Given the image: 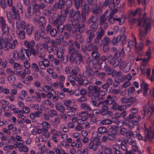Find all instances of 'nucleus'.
Instances as JSON below:
<instances>
[{"label": "nucleus", "mask_w": 154, "mask_h": 154, "mask_svg": "<svg viewBox=\"0 0 154 154\" xmlns=\"http://www.w3.org/2000/svg\"><path fill=\"white\" fill-rule=\"evenodd\" d=\"M54 150L57 154H62L64 151V150L62 149L61 146L59 145H57L56 147L54 148Z\"/></svg>", "instance_id": "c9c22d12"}, {"label": "nucleus", "mask_w": 154, "mask_h": 154, "mask_svg": "<svg viewBox=\"0 0 154 154\" xmlns=\"http://www.w3.org/2000/svg\"><path fill=\"white\" fill-rule=\"evenodd\" d=\"M75 2V7L76 9H79L80 6L81 7L82 5V2L85 1L83 0H73Z\"/></svg>", "instance_id": "09e8293b"}, {"label": "nucleus", "mask_w": 154, "mask_h": 154, "mask_svg": "<svg viewBox=\"0 0 154 154\" xmlns=\"http://www.w3.org/2000/svg\"><path fill=\"white\" fill-rule=\"evenodd\" d=\"M107 131V130L106 128L104 127H100L98 128L97 130V132L98 133L100 134H104Z\"/></svg>", "instance_id": "37998d69"}, {"label": "nucleus", "mask_w": 154, "mask_h": 154, "mask_svg": "<svg viewBox=\"0 0 154 154\" xmlns=\"http://www.w3.org/2000/svg\"><path fill=\"white\" fill-rule=\"evenodd\" d=\"M80 108L82 109H85L89 111L91 110V107L86 103H83L81 104Z\"/></svg>", "instance_id": "8fccbe9b"}, {"label": "nucleus", "mask_w": 154, "mask_h": 154, "mask_svg": "<svg viewBox=\"0 0 154 154\" xmlns=\"http://www.w3.org/2000/svg\"><path fill=\"white\" fill-rule=\"evenodd\" d=\"M140 86L141 87L142 89H143V90H145L146 91V89H148V85L144 81H142L140 84Z\"/></svg>", "instance_id": "052dcab7"}, {"label": "nucleus", "mask_w": 154, "mask_h": 154, "mask_svg": "<svg viewBox=\"0 0 154 154\" xmlns=\"http://www.w3.org/2000/svg\"><path fill=\"white\" fill-rule=\"evenodd\" d=\"M17 34L20 39H24L26 34L25 31L23 30H22L17 31Z\"/></svg>", "instance_id": "ea45409f"}, {"label": "nucleus", "mask_w": 154, "mask_h": 154, "mask_svg": "<svg viewBox=\"0 0 154 154\" xmlns=\"http://www.w3.org/2000/svg\"><path fill=\"white\" fill-rule=\"evenodd\" d=\"M94 72L91 67L88 66L86 67V70L84 72L83 75L86 77L91 76L93 75Z\"/></svg>", "instance_id": "4be33fe9"}, {"label": "nucleus", "mask_w": 154, "mask_h": 154, "mask_svg": "<svg viewBox=\"0 0 154 154\" xmlns=\"http://www.w3.org/2000/svg\"><path fill=\"white\" fill-rule=\"evenodd\" d=\"M89 94L90 96H92L94 94L98 93L100 91V88L97 86H94V87L92 86L88 87Z\"/></svg>", "instance_id": "ddd939ff"}, {"label": "nucleus", "mask_w": 154, "mask_h": 154, "mask_svg": "<svg viewBox=\"0 0 154 154\" xmlns=\"http://www.w3.org/2000/svg\"><path fill=\"white\" fill-rule=\"evenodd\" d=\"M101 147L103 150L105 154H112L111 150L108 147L103 145L101 146Z\"/></svg>", "instance_id": "a18cd8bd"}, {"label": "nucleus", "mask_w": 154, "mask_h": 154, "mask_svg": "<svg viewBox=\"0 0 154 154\" xmlns=\"http://www.w3.org/2000/svg\"><path fill=\"white\" fill-rule=\"evenodd\" d=\"M128 143L130 145H132V147L135 146L137 145V143L135 140H133L132 139H129L127 140Z\"/></svg>", "instance_id": "680f3d73"}, {"label": "nucleus", "mask_w": 154, "mask_h": 154, "mask_svg": "<svg viewBox=\"0 0 154 154\" xmlns=\"http://www.w3.org/2000/svg\"><path fill=\"white\" fill-rule=\"evenodd\" d=\"M41 29L39 31L38 33L41 37L43 39H44L46 36V34L44 32L45 28L43 26L41 27Z\"/></svg>", "instance_id": "49530a36"}, {"label": "nucleus", "mask_w": 154, "mask_h": 154, "mask_svg": "<svg viewBox=\"0 0 154 154\" xmlns=\"http://www.w3.org/2000/svg\"><path fill=\"white\" fill-rule=\"evenodd\" d=\"M38 90L40 92L43 91L45 93H48L50 91L54 92L53 88L52 87L47 85H45L42 89H38Z\"/></svg>", "instance_id": "aec40b11"}, {"label": "nucleus", "mask_w": 154, "mask_h": 154, "mask_svg": "<svg viewBox=\"0 0 154 154\" xmlns=\"http://www.w3.org/2000/svg\"><path fill=\"white\" fill-rule=\"evenodd\" d=\"M122 75V73L121 72H117L116 70L113 71L112 76L114 77H119Z\"/></svg>", "instance_id": "3c124183"}, {"label": "nucleus", "mask_w": 154, "mask_h": 154, "mask_svg": "<svg viewBox=\"0 0 154 154\" xmlns=\"http://www.w3.org/2000/svg\"><path fill=\"white\" fill-rule=\"evenodd\" d=\"M16 27L17 29L19 30L25 29L26 25L24 21L22 20L20 22L19 20H17L16 22Z\"/></svg>", "instance_id": "6ab92c4d"}, {"label": "nucleus", "mask_w": 154, "mask_h": 154, "mask_svg": "<svg viewBox=\"0 0 154 154\" xmlns=\"http://www.w3.org/2000/svg\"><path fill=\"white\" fill-rule=\"evenodd\" d=\"M38 57L41 58H43L45 57L44 52L42 49L41 48L39 49V50H38Z\"/></svg>", "instance_id": "864d4df0"}, {"label": "nucleus", "mask_w": 154, "mask_h": 154, "mask_svg": "<svg viewBox=\"0 0 154 154\" xmlns=\"http://www.w3.org/2000/svg\"><path fill=\"white\" fill-rule=\"evenodd\" d=\"M26 32L27 34L28 35H30L31 34L33 30V27L30 24H28L26 25Z\"/></svg>", "instance_id": "4c0bfd02"}, {"label": "nucleus", "mask_w": 154, "mask_h": 154, "mask_svg": "<svg viewBox=\"0 0 154 154\" xmlns=\"http://www.w3.org/2000/svg\"><path fill=\"white\" fill-rule=\"evenodd\" d=\"M119 42V36L114 37L112 41V43L115 45H117Z\"/></svg>", "instance_id": "69168bd1"}, {"label": "nucleus", "mask_w": 154, "mask_h": 154, "mask_svg": "<svg viewBox=\"0 0 154 154\" xmlns=\"http://www.w3.org/2000/svg\"><path fill=\"white\" fill-rule=\"evenodd\" d=\"M118 11V9L116 8L115 10H111V12L110 13V14H109V18L108 19V21L110 23H114L115 21H113V19L114 18L112 17V16L115 13H116Z\"/></svg>", "instance_id": "c756f323"}, {"label": "nucleus", "mask_w": 154, "mask_h": 154, "mask_svg": "<svg viewBox=\"0 0 154 154\" xmlns=\"http://www.w3.org/2000/svg\"><path fill=\"white\" fill-rule=\"evenodd\" d=\"M6 16L9 22L10 23L11 21V19L14 20L16 19L17 21L19 20L20 19V16L17 12L11 13L9 11L6 12Z\"/></svg>", "instance_id": "9d476101"}, {"label": "nucleus", "mask_w": 154, "mask_h": 154, "mask_svg": "<svg viewBox=\"0 0 154 154\" xmlns=\"http://www.w3.org/2000/svg\"><path fill=\"white\" fill-rule=\"evenodd\" d=\"M108 62L113 66V67H117L120 64L121 60L115 57L112 54H109L107 58Z\"/></svg>", "instance_id": "423d86ee"}, {"label": "nucleus", "mask_w": 154, "mask_h": 154, "mask_svg": "<svg viewBox=\"0 0 154 154\" xmlns=\"http://www.w3.org/2000/svg\"><path fill=\"white\" fill-rule=\"evenodd\" d=\"M137 99L134 97H131L128 98V104L127 107L131 106L132 104L136 101Z\"/></svg>", "instance_id": "5fc2aeb1"}, {"label": "nucleus", "mask_w": 154, "mask_h": 154, "mask_svg": "<svg viewBox=\"0 0 154 154\" xmlns=\"http://www.w3.org/2000/svg\"><path fill=\"white\" fill-rule=\"evenodd\" d=\"M73 100L68 99L67 100H65L64 101V105L66 106V109L68 110H73L74 111H78L77 106L76 104L73 105L72 106H70L72 103H74Z\"/></svg>", "instance_id": "6e6552de"}, {"label": "nucleus", "mask_w": 154, "mask_h": 154, "mask_svg": "<svg viewBox=\"0 0 154 154\" xmlns=\"http://www.w3.org/2000/svg\"><path fill=\"white\" fill-rule=\"evenodd\" d=\"M63 36L62 35H60L59 36L58 38L56 39L55 41L56 42V43L57 44V46L58 45H60L62 41H63Z\"/></svg>", "instance_id": "4d7b16f0"}, {"label": "nucleus", "mask_w": 154, "mask_h": 154, "mask_svg": "<svg viewBox=\"0 0 154 154\" xmlns=\"http://www.w3.org/2000/svg\"><path fill=\"white\" fill-rule=\"evenodd\" d=\"M7 99L10 102H14V101L15 98L14 95L13 94H10V95H8L6 96Z\"/></svg>", "instance_id": "774afa93"}, {"label": "nucleus", "mask_w": 154, "mask_h": 154, "mask_svg": "<svg viewBox=\"0 0 154 154\" xmlns=\"http://www.w3.org/2000/svg\"><path fill=\"white\" fill-rule=\"evenodd\" d=\"M95 49H93L92 53L91 56L93 59H98L100 57V54L97 52V46H95Z\"/></svg>", "instance_id": "cd10ccee"}, {"label": "nucleus", "mask_w": 154, "mask_h": 154, "mask_svg": "<svg viewBox=\"0 0 154 154\" xmlns=\"http://www.w3.org/2000/svg\"><path fill=\"white\" fill-rule=\"evenodd\" d=\"M147 131L145 136L144 141L149 139H152L153 137L154 136V132L153 131H151L150 130L146 129L145 130V132Z\"/></svg>", "instance_id": "b1692460"}, {"label": "nucleus", "mask_w": 154, "mask_h": 154, "mask_svg": "<svg viewBox=\"0 0 154 154\" xmlns=\"http://www.w3.org/2000/svg\"><path fill=\"white\" fill-rule=\"evenodd\" d=\"M38 152L44 154L46 152V147L45 146L43 145H42L40 143L37 145Z\"/></svg>", "instance_id": "2f4dec72"}, {"label": "nucleus", "mask_w": 154, "mask_h": 154, "mask_svg": "<svg viewBox=\"0 0 154 154\" xmlns=\"http://www.w3.org/2000/svg\"><path fill=\"white\" fill-rule=\"evenodd\" d=\"M125 52L124 51V48H122L121 49H119L115 53V56L116 57H123L124 56Z\"/></svg>", "instance_id": "473e14b6"}, {"label": "nucleus", "mask_w": 154, "mask_h": 154, "mask_svg": "<svg viewBox=\"0 0 154 154\" xmlns=\"http://www.w3.org/2000/svg\"><path fill=\"white\" fill-rule=\"evenodd\" d=\"M144 47V45L143 42L141 41L139 44L137 45V44L134 46V48L136 52H138L139 51H141L143 48Z\"/></svg>", "instance_id": "7c9ffc66"}, {"label": "nucleus", "mask_w": 154, "mask_h": 154, "mask_svg": "<svg viewBox=\"0 0 154 154\" xmlns=\"http://www.w3.org/2000/svg\"><path fill=\"white\" fill-rule=\"evenodd\" d=\"M34 13L37 16H39L40 14V12L39 10V6L37 4H35L32 9H31V7H28L25 15L28 18H30Z\"/></svg>", "instance_id": "39448f33"}, {"label": "nucleus", "mask_w": 154, "mask_h": 154, "mask_svg": "<svg viewBox=\"0 0 154 154\" xmlns=\"http://www.w3.org/2000/svg\"><path fill=\"white\" fill-rule=\"evenodd\" d=\"M42 134L46 138H48L51 135L50 132L48 131V129L43 127Z\"/></svg>", "instance_id": "a19ab883"}, {"label": "nucleus", "mask_w": 154, "mask_h": 154, "mask_svg": "<svg viewBox=\"0 0 154 154\" xmlns=\"http://www.w3.org/2000/svg\"><path fill=\"white\" fill-rule=\"evenodd\" d=\"M147 104L149 106V108L147 114H149V116L152 112H154V106H153L152 103H150V101L148 102Z\"/></svg>", "instance_id": "58836bf2"}, {"label": "nucleus", "mask_w": 154, "mask_h": 154, "mask_svg": "<svg viewBox=\"0 0 154 154\" xmlns=\"http://www.w3.org/2000/svg\"><path fill=\"white\" fill-rule=\"evenodd\" d=\"M7 79L9 83L12 84L15 81L16 78L14 75H8L7 77Z\"/></svg>", "instance_id": "c03bdc74"}, {"label": "nucleus", "mask_w": 154, "mask_h": 154, "mask_svg": "<svg viewBox=\"0 0 154 154\" xmlns=\"http://www.w3.org/2000/svg\"><path fill=\"white\" fill-rule=\"evenodd\" d=\"M0 25L2 30L5 32H6L7 25L4 18L2 17H0Z\"/></svg>", "instance_id": "5701e85b"}, {"label": "nucleus", "mask_w": 154, "mask_h": 154, "mask_svg": "<svg viewBox=\"0 0 154 154\" xmlns=\"http://www.w3.org/2000/svg\"><path fill=\"white\" fill-rule=\"evenodd\" d=\"M49 21L51 23L55 26L57 25L58 23L60 22L58 16L54 17L53 16L50 18Z\"/></svg>", "instance_id": "c85d7f7f"}, {"label": "nucleus", "mask_w": 154, "mask_h": 154, "mask_svg": "<svg viewBox=\"0 0 154 154\" xmlns=\"http://www.w3.org/2000/svg\"><path fill=\"white\" fill-rule=\"evenodd\" d=\"M13 67L14 69H15L19 70L22 69L23 66L21 64L15 62L14 63Z\"/></svg>", "instance_id": "bf43d9fd"}, {"label": "nucleus", "mask_w": 154, "mask_h": 154, "mask_svg": "<svg viewBox=\"0 0 154 154\" xmlns=\"http://www.w3.org/2000/svg\"><path fill=\"white\" fill-rule=\"evenodd\" d=\"M87 33L88 35V36L86 39V41L87 42L89 43L92 41L93 38H94L95 32L94 31L88 30Z\"/></svg>", "instance_id": "412c9836"}, {"label": "nucleus", "mask_w": 154, "mask_h": 154, "mask_svg": "<svg viewBox=\"0 0 154 154\" xmlns=\"http://www.w3.org/2000/svg\"><path fill=\"white\" fill-rule=\"evenodd\" d=\"M101 142L98 140H94L91 141L89 145V148L93 151H95L97 149L98 146L101 145Z\"/></svg>", "instance_id": "9b49d317"}, {"label": "nucleus", "mask_w": 154, "mask_h": 154, "mask_svg": "<svg viewBox=\"0 0 154 154\" xmlns=\"http://www.w3.org/2000/svg\"><path fill=\"white\" fill-rule=\"evenodd\" d=\"M16 74L17 75H20V76L23 79L25 77L26 74H27V73L24 72V70H23V72L21 71H16Z\"/></svg>", "instance_id": "603ef678"}, {"label": "nucleus", "mask_w": 154, "mask_h": 154, "mask_svg": "<svg viewBox=\"0 0 154 154\" xmlns=\"http://www.w3.org/2000/svg\"><path fill=\"white\" fill-rule=\"evenodd\" d=\"M93 12L94 14H101L102 13V10L100 8H96L93 9Z\"/></svg>", "instance_id": "0e129e2a"}, {"label": "nucleus", "mask_w": 154, "mask_h": 154, "mask_svg": "<svg viewBox=\"0 0 154 154\" xmlns=\"http://www.w3.org/2000/svg\"><path fill=\"white\" fill-rule=\"evenodd\" d=\"M139 36L140 40L143 42L147 35L146 30L151 27L150 20L148 18L139 20Z\"/></svg>", "instance_id": "f257e3e1"}, {"label": "nucleus", "mask_w": 154, "mask_h": 154, "mask_svg": "<svg viewBox=\"0 0 154 154\" xmlns=\"http://www.w3.org/2000/svg\"><path fill=\"white\" fill-rule=\"evenodd\" d=\"M80 14L79 11H75L73 9L71 10L69 15L68 20L72 22V24L75 26L79 23L80 19Z\"/></svg>", "instance_id": "7ed1b4c3"}, {"label": "nucleus", "mask_w": 154, "mask_h": 154, "mask_svg": "<svg viewBox=\"0 0 154 154\" xmlns=\"http://www.w3.org/2000/svg\"><path fill=\"white\" fill-rule=\"evenodd\" d=\"M23 111L22 112L23 113L25 114H28L30 111V109L28 106H23L22 108Z\"/></svg>", "instance_id": "338daca9"}, {"label": "nucleus", "mask_w": 154, "mask_h": 154, "mask_svg": "<svg viewBox=\"0 0 154 154\" xmlns=\"http://www.w3.org/2000/svg\"><path fill=\"white\" fill-rule=\"evenodd\" d=\"M131 66V62L122 61L120 63L119 68L120 69H122L124 72H127L129 71Z\"/></svg>", "instance_id": "1a4fd4ad"}, {"label": "nucleus", "mask_w": 154, "mask_h": 154, "mask_svg": "<svg viewBox=\"0 0 154 154\" xmlns=\"http://www.w3.org/2000/svg\"><path fill=\"white\" fill-rule=\"evenodd\" d=\"M119 42H122V45H123L124 43L126 42V37L125 35H119Z\"/></svg>", "instance_id": "e2e57ef3"}, {"label": "nucleus", "mask_w": 154, "mask_h": 154, "mask_svg": "<svg viewBox=\"0 0 154 154\" xmlns=\"http://www.w3.org/2000/svg\"><path fill=\"white\" fill-rule=\"evenodd\" d=\"M27 95V92L25 90H23L21 91L20 94L18 96V98L21 100L24 99Z\"/></svg>", "instance_id": "79ce46f5"}, {"label": "nucleus", "mask_w": 154, "mask_h": 154, "mask_svg": "<svg viewBox=\"0 0 154 154\" xmlns=\"http://www.w3.org/2000/svg\"><path fill=\"white\" fill-rule=\"evenodd\" d=\"M84 23H79L77 26V29L80 33H82L85 30L84 27Z\"/></svg>", "instance_id": "de8ad7c7"}, {"label": "nucleus", "mask_w": 154, "mask_h": 154, "mask_svg": "<svg viewBox=\"0 0 154 154\" xmlns=\"http://www.w3.org/2000/svg\"><path fill=\"white\" fill-rule=\"evenodd\" d=\"M13 40L12 38L9 35H6L4 38L3 40L4 50L8 51L9 49H14L18 45V42L16 39L14 40L12 42L10 41Z\"/></svg>", "instance_id": "f03ea898"}, {"label": "nucleus", "mask_w": 154, "mask_h": 154, "mask_svg": "<svg viewBox=\"0 0 154 154\" xmlns=\"http://www.w3.org/2000/svg\"><path fill=\"white\" fill-rule=\"evenodd\" d=\"M30 60V58L27 59L26 60L24 61L23 66L25 69H24L25 72L27 73V74H29L31 73V71L29 69L30 67V64L29 61Z\"/></svg>", "instance_id": "4468645a"}, {"label": "nucleus", "mask_w": 154, "mask_h": 154, "mask_svg": "<svg viewBox=\"0 0 154 154\" xmlns=\"http://www.w3.org/2000/svg\"><path fill=\"white\" fill-rule=\"evenodd\" d=\"M108 100L104 101L103 102H100L98 104L97 107L101 106L102 107L101 114L102 115H105L108 113V106L106 105H104V104H108L109 101L111 102H115L116 100V96H113L111 97L110 95H108L107 97Z\"/></svg>", "instance_id": "20e7f679"}, {"label": "nucleus", "mask_w": 154, "mask_h": 154, "mask_svg": "<svg viewBox=\"0 0 154 154\" xmlns=\"http://www.w3.org/2000/svg\"><path fill=\"white\" fill-rule=\"evenodd\" d=\"M65 1L64 0H59L58 2L56 3L53 7V10L56 11L58 8L61 9L65 5Z\"/></svg>", "instance_id": "2eb2a0df"}, {"label": "nucleus", "mask_w": 154, "mask_h": 154, "mask_svg": "<svg viewBox=\"0 0 154 154\" xmlns=\"http://www.w3.org/2000/svg\"><path fill=\"white\" fill-rule=\"evenodd\" d=\"M101 67L103 69H104L106 72H108L109 74H110L112 70L111 69L110 67L107 66V64L106 62H104V64L102 63Z\"/></svg>", "instance_id": "72a5a7b5"}, {"label": "nucleus", "mask_w": 154, "mask_h": 154, "mask_svg": "<svg viewBox=\"0 0 154 154\" xmlns=\"http://www.w3.org/2000/svg\"><path fill=\"white\" fill-rule=\"evenodd\" d=\"M24 143V141H22V143H18V149L20 152H26L29 151L28 147L23 144Z\"/></svg>", "instance_id": "a211bd4d"}, {"label": "nucleus", "mask_w": 154, "mask_h": 154, "mask_svg": "<svg viewBox=\"0 0 154 154\" xmlns=\"http://www.w3.org/2000/svg\"><path fill=\"white\" fill-rule=\"evenodd\" d=\"M108 16V11H106L104 14L101 15L100 17V26H103V24L106 23V19Z\"/></svg>", "instance_id": "393cba45"}, {"label": "nucleus", "mask_w": 154, "mask_h": 154, "mask_svg": "<svg viewBox=\"0 0 154 154\" xmlns=\"http://www.w3.org/2000/svg\"><path fill=\"white\" fill-rule=\"evenodd\" d=\"M97 21V17L96 16H92L89 19L88 22L89 23H90L91 22L92 23H94Z\"/></svg>", "instance_id": "13d9d810"}, {"label": "nucleus", "mask_w": 154, "mask_h": 154, "mask_svg": "<svg viewBox=\"0 0 154 154\" xmlns=\"http://www.w3.org/2000/svg\"><path fill=\"white\" fill-rule=\"evenodd\" d=\"M70 61L71 63H74L75 64L78 65L83 61V57L82 55H79L75 57H70Z\"/></svg>", "instance_id": "f8f14e48"}, {"label": "nucleus", "mask_w": 154, "mask_h": 154, "mask_svg": "<svg viewBox=\"0 0 154 154\" xmlns=\"http://www.w3.org/2000/svg\"><path fill=\"white\" fill-rule=\"evenodd\" d=\"M120 0H106L103 3L102 7H106L109 5V7L112 9H113L115 6H117L120 3Z\"/></svg>", "instance_id": "0eeeda50"}, {"label": "nucleus", "mask_w": 154, "mask_h": 154, "mask_svg": "<svg viewBox=\"0 0 154 154\" xmlns=\"http://www.w3.org/2000/svg\"><path fill=\"white\" fill-rule=\"evenodd\" d=\"M55 107L56 109L61 112H63L65 110V107L59 103L56 104Z\"/></svg>", "instance_id": "f704fd0d"}, {"label": "nucleus", "mask_w": 154, "mask_h": 154, "mask_svg": "<svg viewBox=\"0 0 154 154\" xmlns=\"http://www.w3.org/2000/svg\"><path fill=\"white\" fill-rule=\"evenodd\" d=\"M104 33L105 31L103 30L102 27H100L98 30L96 37L101 39L102 37L104 35Z\"/></svg>", "instance_id": "e433bc0d"}, {"label": "nucleus", "mask_w": 154, "mask_h": 154, "mask_svg": "<svg viewBox=\"0 0 154 154\" xmlns=\"http://www.w3.org/2000/svg\"><path fill=\"white\" fill-rule=\"evenodd\" d=\"M69 52V54L70 55V57H74V54L75 52V48L73 47L72 45H70L69 46L68 49Z\"/></svg>", "instance_id": "6e6d98bb"}, {"label": "nucleus", "mask_w": 154, "mask_h": 154, "mask_svg": "<svg viewBox=\"0 0 154 154\" xmlns=\"http://www.w3.org/2000/svg\"><path fill=\"white\" fill-rule=\"evenodd\" d=\"M82 9V12L84 13L85 14L88 13L90 11V9L88 5L86 4L85 1L82 2V5L81 7Z\"/></svg>", "instance_id": "bb28decb"}, {"label": "nucleus", "mask_w": 154, "mask_h": 154, "mask_svg": "<svg viewBox=\"0 0 154 154\" xmlns=\"http://www.w3.org/2000/svg\"><path fill=\"white\" fill-rule=\"evenodd\" d=\"M150 71L151 70L150 69H147L146 71V77L151 82L154 83V69L152 70V75L150 77Z\"/></svg>", "instance_id": "a878e982"}, {"label": "nucleus", "mask_w": 154, "mask_h": 154, "mask_svg": "<svg viewBox=\"0 0 154 154\" xmlns=\"http://www.w3.org/2000/svg\"><path fill=\"white\" fill-rule=\"evenodd\" d=\"M35 44V42L33 40H32L30 42L25 40L23 42V44L25 47L29 50L32 49V48L34 47Z\"/></svg>", "instance_id": "f3484780"}, {"label": "nucleus", "mask_w": 154, "mask_h": 154, "mask_svg": "<svg viewBox=\"0 0 154 154\" xmlns=\"http://www.w3.org/2000/svg\"><path fill=\"white\" fill-rule=\"evenodd\" d=\"M32 21L34 23L42 25L45 24L46 23V20L43 17H40L38 18L37 17H35L33 19Z\"/></svg>", "instance_id": "dca6fc26"}]
</instances>
